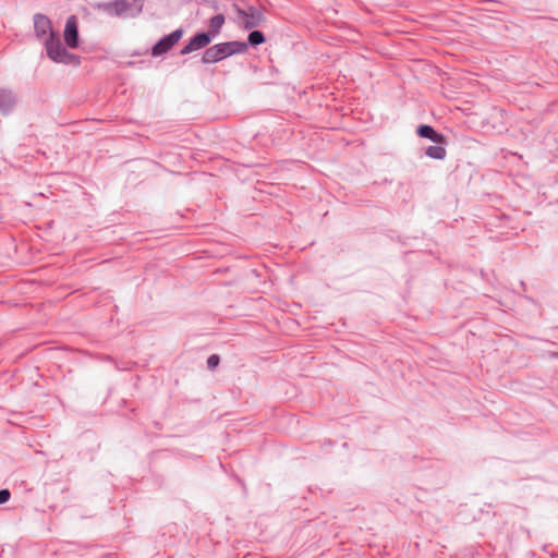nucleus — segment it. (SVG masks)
Here are the masks:
<instances>
[{"mask_svg":"<svg viewBox=\"0 0 558 558\" xmlns=\"http://www.w3.org/2000/svg\"><path fill=\"white\" fill-rule=\"evenodd\" d=\"M238 14L245 28H254L264 20L263 13L254 8H250L248 11L238 9Z\"/></svg>","mask_w":558,"mask_h":558,"instance_id":"4","label":"nucleus"},{"mask_svg":"<svg viewBox=\"0 0 558 558\" xmlns=\"http://www.w3.org/2000/svg\"><path fill=\"white\" fill-rule=\"evenodd\" d=\"M10 499V492L8 489L0 490V505L7 502Z\"/></svg>","mask_w":558,"mask_h":558,"instance_id":"15","label":"nucleus"},{"mask_svg":"<svg viewBox=\"0 0 558 558\" xmlns=\"http://www.w3.org/2000/svg\"><path fill=\"white\" fill-rule=\"evenodd\" d=\"M426 155L434 159H442L446 156V150L441 146H429L426 150Z\"/></svg>","mask_w":558,"mask_h":558,"instance_id":"11","label":"nucleus"},{"mask_svg":"<svg viewBox=\"0 0 558 558\" xmlns=\"http://www.w3.org/2000/svg\"><path fill=\"white\" fill-rule=\"evenodd\" d=\"M14 102V98L11 92L5 89H0V110L9 109Z\"/></svg>","mask_w":558,"mask_h":558,"instance_id":"10","label":"nucleus"},{"mask_svg":"<svg viewBox=\"0 0 558 558\" xmlns=\"http://www.w3.org/2000/svg\"><path fill=\"white\" fill-rule=\"evenodd\" d=\"M247 48L245 43L230 41L215 45L208 48L203 54L204 63H215L234 53L244 52Z\"/></svg>","mask_w":558,"mask_h":558,"instance_id":"1","label":"nucleus"},{"mask_svg":"<svg viewBox=\"0 0 558 558\" xmlns=\"http://www.w3.org/2000/svg\"><path fill=\"white\" fill-rule=\"evenodd\" d=\"M219 361H220L219 356L217 354H213L208 357L207 365L210 369H214L218 366Z\"/></svg>","mask_w":558,"mask_h":558,"instance_id":"14","label":"nucleus"},{"mask_svg":"<svg viewBox=\"0 0 558 558\" xmlns=\"http://www.w3.org/2000/svg\"><path fill=\"white\" fill-rule=\"evenodd\" d=\"M265 41V37L262 32L259 31H253L248 35V43L253 46L263 44Z\"/></svg>","mask_w":558,"mask_h":558,"instance_id":"12","label":"nucleus"},{"mask_svg":"<svg viewBox=\"0 0 558 558\" xmlns=\"http://www.w3.org/2000/svg\"><path fill=\"white\" fill-rule=\"evenodd\" d=\"M417 134L422 137L429 138L436 143H444L445 141L444 135L436 133V131L429 125H421L417 129Z\"/></svg>","mask_w":558,"mask_h":558,"instance_id":"8","label":"nucleus"},{"mask_svg":"<svg viewBox=\"0 0 558 558\" xmlns=\"http://www.w3.org/2000/svg\"><path fill=\"white\" fill-rule=\"evenodd\" d=\"M225 24V16L222 14H217L209 21V33L213 35H217L222 25Z\"/></svg>","mask_w":558,"mask_h":558,"instance_id":"9","label":"nucleus"},{"mask_svg":"<svg viewBox=\"0 0 558 558\" xmlns=\"http://www.w3.org/2000/svg\"><path fill=\"white\" fill-rule=\"evenodd\" d=\"M64 41L70 48H76L78 43L77 21L75 16L66 20L64 28Z\"/></svg>","mask_w":558,"mask_h":558,"instance_id":"6","label":"nucleus"},{"mask_svg":"<svg viewBox=\"0 0 558 558\" xmlns=\"http://www.w3.org/2000/svg\"><path fill=\"white\" fill-rule=\"evenodd\" d=\"M34 27L37 37L43 41H45L47 37L57 35L52 29L50 20L43 14H36L34 16Z\"/></svg>","mask_w":558,"mask_h":558,"instance_id":"3","label":"nucleus"},{"mask_svg":"<svg viewBox=\"0 0 558 558\" xmlns=\"http://www.w3.org/2000/svg\"><path fill=\"white\" fill-rule=\"evenodd\" d=\"M128 7V0H117L114 2V9L117 13H122Z\"/></svg>","mask_w":558,"mask_h":558,"instance_id":"13","label":"nucleus"},{"mask_svg":"<svg viewBox=\"0 0 558 558\" xmlns=\"http://www.w3.org/2000/svg\"><path fill=\"white\" fill-rule=\"evenodd\" d=\"M211 41L209 34L201 33L195 35L186 46L181 50L182 54H187L193 51L199 50L206 47Z\"/></svg>","mask_w":558,"mask_h":558,"instance_id":"7","label":"nucleus"},{"mask_svg":"<svg viewBox=\"0 0 558 558\" xmlns=\"http://www.w3.org/2000/svg\"><path fill=\"white\" fill-rule=\"evenodd\" d=\"M48 57L54 62L68 63L72 56L62 48L58 35L47 37L44 41Z\"/></svg>","mask_w":558,"mask_h":558,"instance_id":"2","label":"nucleus"},{"mask_svg":"<svg viewBox=\"0 0 558 558\" xmlns=\"http://www.w3.org/2000/svg\"><path fill=\"white\" fill-rule=\"evenodd\" d=\"M181 37L182 31H174L173 33H171L154 46L153 54L160 56L162 53H166L180 40Z\"/></svg>","mask_w":558,"mask_h":558,"instance_id":"5","label":"nucleus"}]
</instances>
